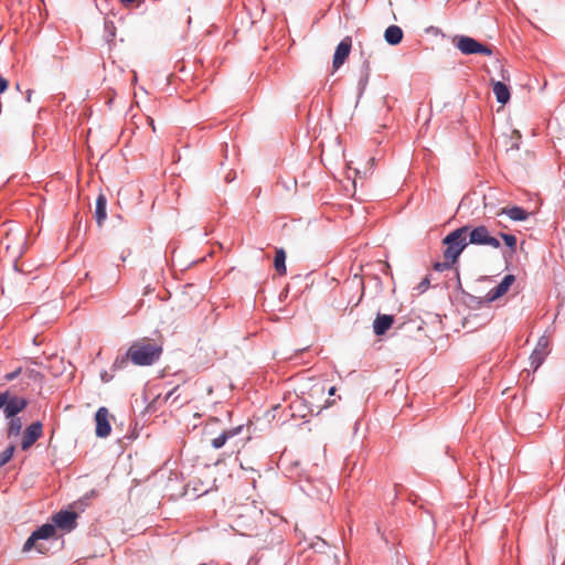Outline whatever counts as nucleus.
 <instances>
[{
    "instance_id": "34",
    "label": "nucleus",
    "mask_w": 565,
    "mask_h": 565,
    "mask_svg": "<svg viewBox=\"0 0 565 565\" xmlns=\"http://www.w3.org/2000/svg\"><path fill=\"white\" fill-rule=\"evenodd\" d=\"M200 565H206V564H200Z\"/></svg>"
},
{
    "instance_id": "13",
    "label": "nucleus",
    "mask_w": 565,
    "mask_h": 565,
    "mask_svg": "<svg viewBox=\"0 0 565 565\" xmlns=\"http://www.w3.org/2000/svg\"><path fill=\"white\" fill-rule=\"evenodd\" d=\"M77 514L73 511H60L53 518L54 526L65 531H71L76 525Z\"/></svg>"
},
{
    "instance_id": "8",
    "label": "nucleus",
    "mask_w": 565,
    "mask_h": 565,
    "mask_svg": "<svg viewBox=\"0 0 565 565\" xmlns=\"http://www.w3.org/2000/svg\"><path fill=\"white\" fill-rule=\"evenodd\" d=\"M43 433V425L41 422H34L28 426L23 433L21 448L28 450Z\"/></svg>"
},
{
    "instance_id": "1",
    "label": "nucleus",
    "mask_w": 565,
    "mask_h": 565,
    "mask_svg": "<svg viewBox=\"0 0 565 565\" xmlns=\"http://www.w3.org/2000/svg\"><path fill=\"white\" fill-rule=\"evenodd\" d=\"M162 349L161 347L148 340L134 342L126 353V358L116 359L114 362L115 369H120L126 363L127 359L135 365L147 366L153 364L160 359Z\"/></svg>"
},
{
    "instance_id": "17",
    "label": "nucleus",
    "mask_w": 565,
    "mask_h": 565,
    "mask_svg": "<svg viewBox=\"0 0 565 565\" xmlns=\"http://www.w3.org/2000/svg\"><path fill=\"white\" fill-rule=\"evenodd\" d=\"M384 39L390 45H397L403 40V30L398 25H390L384 32Z\"/></svg>"
},
{
    "instance_id": "11",
    "label": "nucleus",
    "mask_w": 565,
    "mask_h": 565,
    "mask_svg": "<svg viewBox=\"0 0 565 565\" xmlns=\"http://www.w3.org/2000/svg\"><path fill=\"white\" fill-rule=\"evenodd\" d=\"M514 280H515V278H514L513 275L504 276L499 285H497L495 287L491 288L487 292L486 300L488 302H492V301H495L497 299H499L500 297H502L504 294H507V291L509 290L511 285L514 282Z\"/></svg>"
},
{
    "instance_id": "15",
    "label": "nucleus",
    "mask_w": 565,
    "mask_h": 565,
    "mask_svg": "<svg viewBox=\"0 0 565 565\" xmlns=\"http://www.w3.org/2000/svg\"><path fill=\"white\" fill-rule=\"evenodd\" d=\"M394 318L391 315L379 313L373 322V331L376 335H383L392 327Z\"/></svg>"
},
{
    "instance_id": "20",
    "label": "nucleus",
    "mask_w": 565,
    "mask_h": 565,
    "mask_svg": "<svg viewBox=\"0 0 565 565\" xmlns=\"http://www.w3.org/2000/svg\"><path fill=\"white\" fill-rule=\"evenodd\" d=\"M7 434L8 437H17L21 434L22 420L20 417H9Z\"/></svg>"
},
{
    "instance_id": "28",
    "label": "nucleus",
    "mask_w": 565,
    "mask_h": 565,
    "mask_svg": "<svg viewBox=\"0 0 565 565\" xmlns=\"http://www.w3.org/2000/svg\"><path fill=\"white\" fill-rule=\"evenodd\" d=\"M8 88V81L0 75V94L4 93Z\"/></svg>"
},
{
    "instance_id": "2",
    "label": "nucleus",
    "mask_w": 565,
    "mask_h": 565,
    "mask_svg": "<svg viewBox=\"0 0 565 565\" xmlns=\"http://www.w3.org/2000/svg\"><path fill=\"white\" fill-rule=\"evenodd\" d=\"M469 226H461L449 233L443 241L446 245L444 250V258L446 264L436 263L435 269L443 270L454 264L463 249L468 246L467 235Z\"/></svg>"
},
{
    "instance_id": "30",
    "label": "nucleus",
    "mask_w": 565,
    "mask_h": 565,
    "mask_svg": "<svg viewBox=\"0 0 565 565\" xmlns=\"http://www.w3.org/2000/svg\"><path fill=\"white\" fill-rule=\"evenodd\" d=\"M120 2H121L124 6H129V4H131L132 2H135V0H120Z\"/></svg>"
},
{
    "instance_id": "18",
    "label": "nucleus",
    "mask_w": 565,
    "mask_h": 565,
    "mask_svg": "<svg viewBox=\"0 0 565 565\" xmlns=\"http://www.w3.org/2000/svg\"><path fill=\"white\" fill-rule=\"evenodd\" d=\"M107 201L104 195H99L96 200V206H95V218L98 225H102L103 222L107 217L106 212Z\"/></svg>"
},
{
    "instance_id": "4",
    "label": "nucleus",
    "mask_w": 565,
    "mask_h": 565,
    "mask_svg": "<svg viewBox=\"0 0 565 565\" xmlns=\"http://www.w3.org/2000/svg\"><path fill=\"white\" fill-rule=\"evenodd\" d=\"M28 401L12 394L9 390L0 392V409H2L6 418L14 417L25 409Z\"/></svg>"
},
{
    "instance_id": "3",
    "label": "nucleus",
    "mask_w": 565,
    "mask_h": 565,
    "mask_svg": "<svg viewBox=\"0 0 565 565\" xmlns=\"http://www.w3.org/2000/svg\"><path fill=\"white\" fill-rule=\"evenodd\" d=\"M25 233L21 228H10L6 236L0 239V253L6 250L13 259L23 254L25 247Z\"/></svg>"
},
{
    "instance_id": "21",
    "label": "nucleus",
    "mask_w": 565,
    "mask_h": 565,
    "mask_svg": "<svg viewBox=\"0 0 565 565\" xmlns=\"http://www.w3.org/2000/svg\"><path fill=\"white\" fill-rule=\"evenodd\" d=\"M286 253L282 248L277 249L274 259L275 269L279 275L286 274Z\"/></svg>"
},
{
    "instance_id": "16",
    "label": "nucleus",
    "mask_w": 565,
    "mask_h": 565,
    "mask_svg": "<svg viewBox=\"0 0 565 565\" xmlns=\"http://www.w3.org/2000/svg\"><path fill=\"white\" fill-rule=\"evenodd\" d=\"M493 94L498 103L504 105L510 100V89L509 87L500 81L493 82L492 85Z\"/></svg>"
},
{
    "instance_id": "31",
    "label": "nucleus",
    "mask_w": 565,
    "mask_h": 565,
    "mask_svg": "<svg viewBox=\"0 0 565 565\" xmlns=\"http://www.w3.org/2000/svg\"><path fill=\"white\" fill-rule=\"evenodd\" d=\"M328 393H329L330 396L334 395L335 387L334 386L330 387Z\"/></svg>"
},
{
    "instance_id": "10",
    "label": "nucleus",
    "mask_w": 565,
    "mask_h": 565,
    "mask_svg": "<svg viewBox=\"0 0 565 565\" xmlns=\"http://www.w3.org/2000/svg\"><path fill=\"white\" fill-rule=\"evenodd\" d=\"M548 339L546 337H541L536 343L535 349L533 350L530 360H531V366L535 370H537L541 364L543 363L545 356L548 353Z\"/></svg>"
},
{
    "instance_id": "25",
    "label": "nucleus",
    "mask_w": 565,
    "mask_h": 565,
    "mask_svg": "<svg viewBox=\"0 0 565 565\" xmlns=\"http://www.w3.org/2000/svg\"><path fill=\"white\" fill-rule=\"evenodd\" d=\"M24 377L33 381H38L42 377L41 373L35 370H25L23 373Z\"/></svg>"
},
{
    "instance_id": "24",
    "label": "nucleus",
    "mask_w": 565,
    "mask_h": 565,
    "mask_svg": "<svg viewBox=\"0 0 565 565\" xmlns=\"http://www.w3.org/2000/svg\"><path fill=\"white\" fill-rule=\"evenodd\" d=\"M369 77H370V67H369V63L365 61L363 63L362 75H361V78H360V82H359L361 93L365 88V86H366V84L369 82Z\"/></svg>"
},
{
    "instance_id": "19",
    "label": "nucleus",
    "mask_w": 565,
    "mask_h": 565,
    "mask_svg": "<svg viewBox=\"0 0 565 565\" xmlns=\"http://www.w3.org/2000/svg\"><path fill=\"white\" fill-rule=\"evenodd\" d=\"M500 214H505L512 221H519V222L525 221L527 218V216H529V213L524 209H522L520 206H512V207H509V209H502Z\"/></svg>"
},
{
    "instance_id": "14",
    "label": "nucleus",
    "mask_w": 565,
    "mask_h": 565,
    "mask_svg": "<svg viewBox=\"0 0 565 565\" xmlns=\"http://www.w3.org/2000/svg\"><path fill=\"white\" fill-rule=\"evenodd\" d=\"M244 429V425H238L228 429H224L217 437L211 440V446L214 449H220L234 437L238 436Z\"/></svg>"
},
{
    "instance_id": "23",
    "label": "nucleus",
    "mask_w": 565,
    "mask_h": 565,
    "mask_svg": "<svg viewBox=\"0 0 565 565\" xmlns=\"http://www.w3.org/2000/svg\"><path fill=\"white\" fill-rule=\"evenodd\" d=\"M14 450V445H10L2 452H0V468L7 465L12 459Z\"/></svg>"
},
{
    "instance_id": "26",
    "label": "nucleus",
    "mask_w": 565,
    "mask_h": 565,
    "mask_svg": "<svg viewBox=\"0 0 565 565\" xmlns=\"http://www.w3.org/2000/svg\"><path fill=\"white\" fill-rule=\"evenodd\" d=\"M20 374H22V369L21 367H18L15 369L14 371L10 372V373H7L3 379L7 381V382H11L13 380H15Z\"/></svg>"
},
{
    "instance_id": "27",
    "label": "nucleus",
    "mask_w": 565,
    "mask_h": 565,
    "mask_svg": "<svg viewBox=\"0 0 565 565\" xmlns=\"http://www.w3.org/2000/svg\"><path fill=\"white\" fill-rule=\"evenodd\" d=\"M429 287V278L428 277H425L419 284L418 286L416 287V290L418 292H424L427 290V288Z\"/></svg>"
},
{
    "instance_id": "5",
    "label": "nucleus",
    "mask_w": 565,
    "mask_h": 565,
    "mask_svg": "<svg viewBox=\"0 0 565 565\" xmlns=\"http://www.w3.org/2000/svg\"><path fill=\"white\" fill-rule=\"evenodd\" d=\"M467 237L469 238L468 243L472 245H486L493 248H499L501 246L500 241L492 236L488 227L484 225H479L473 228L469 227Z\"/></svg>"
},
{
    "instance_id": "33",
    "label": "nucleus",
    "mask_w": 565,
    "mask_h": 565,
    "mask_svg": "<svg viewBox=\"0 0 565 565\" xmlns=\"http://www.w3.org/2000/svg\"><path fill=\"white\" fill-rule=\"evenodd\" d=\"M31 98V90L28 92V100L30 102Z\"/></svg>"
},
{
    "instance_id": "7",
    "label": "nucleus",
    "mask_w": 565,
    "mask_h": 565,
    "mask_svg": "<svg viewBox=\"0 0 565 565\" xmlns=\"http://www.w3.org/2000/svg\"><path fill=\"white\" fill-rule=\"evenodd\" d=\"M55 534V526L53 524H43L38 530H35L30 537L25 541L23 545V551L28 552L32 548H36L38 552L43 553L42 545H36L39 540H47Z\"/></svg>"
},
{
    "instance_id": "6",
    "label": "nucleus",
    "mask_w": 565,
    "mask_h": 565,
    "mask_svg": "<svg viewBox=\"0 0 565 565\" xmlns=\"http://www.w3.org/2000/svg\"><path fill=\"white\" fill-rule=\"evenodd\" d=\"M456 47L466 55L471 54H483V55H491L492 50L478 42L473 38L461 35L456 39Z\"/></svg>"
},
{
    "instance_id": "29",
    "label": "nucleus",
    "mask_w": 565,
    "mask_h": 565,
    "mask_svg": "<svg viewBox=\"0 0 565 565\" xmlns=\"http://www.w3.org/2000/svg\"><path fill=\"white\" fill-rule=\"evenodd\" d=\"M100 379H102L103 382H109L111 380V376L108 375L107 372H102L100 373Z\"/></svg>"
},
{
    "instance_id": "32",
    "label": "nucleus",
    "mask_w": 565,
    "mask_h": 565,
    "mask_svg": "<svg viewBox=\"0 0 565 565\" xmlns=\"http://www.w3.org/2000/svg\"><path fill=\"white\" fill-rule=\"evenodd\" d=\"M150 126L152 127V130H156L154 122L152 118H149Z\"/></svg>"
},
{
    "instance_id": "12",
    "label": "nucleus",
    "mask_w": 565,
    "mask_h": 565,
    "mask_svg": "<svg viewBox=\"0 0 565 565\" xmlns=\"http://www.w3.org/2000/svg\"><path fill=\"white\" fill-rule=\"evenodd\" d=\"M352 46L351 38H344L337 46L333 55V68L338 70L348 58Z\"/></svg>"
},
{
    "instance_id": "22",
    "label": "nucleus",
    "mask_w": 565,
    "mask_h": 565,
    "mask_svg": "<svg viewBox=\"0 0 565 565\" xmlns=\"http://www.w3.org/2000/svg\"><path fill=\"white\" fill-rule=\"evenodd\" d=\"M501 238L503 239L504 244L509 247L511 253H515L516 250V244L518 239L515 235L507 234V233H500Z\"/></svg>"
},
{
    "instance_id": "9",
    "label": "nucleus",
    "mask_w": 565,
    "mask_h": 565,
    "mask_svg": "<svg viewBox=\"0 0 565 565\" xmlns=\"http://www.w3.org/2000/svg\"><path fill=\"white\" fill-rule=\"evenodd\" d=\"M108 417L109 413L106 407H99L95 414L96 435L100 438L107 437L111 431Z\"/></svg>"
}]
</instances>
